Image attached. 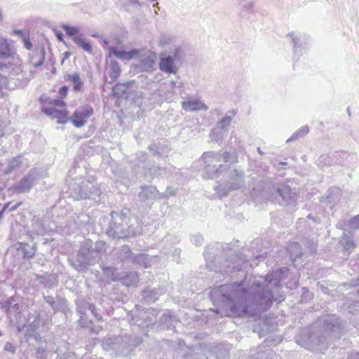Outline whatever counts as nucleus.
I'll list each match as a JSON object with an SVG mask.
<instances>
[{
  "mask_svg": "<svg viewBox=\"0 0 359 359\" xmlns=\"http://www.w3.org/2000/svg\"><path fill=\"white\" fill-rule=\"evenodd\" d=\"M288 268L283 267L265 277L245 276L239 283L221 285L212 290L210 297L213 302L226 304L235 314L255 316L266 311L273 302L285 300L280 281L288 277Z\"/></svg>",
  "mask_w": 359,
  "mask_h": 359,
  "instance_id": "nucleus-1",
  "label": "nucleus"
},
{
  "mask_svg": "<svg viewBox=\"0 0 359 359\" xmlns=\"http://www.w3.org/2000/svg\"><path fill=\"white\" fill-rule=\"evenodd\" d=\"M344 329V323L335 315H327L315 322L310 330L301 331L296 342L309 350H322L327 346L329 338H339Z\"/></svg>",
  "mask_w": 359,
  "mask_h": 359,
  "instance_id": "nucleus-2",
  "label": "nucleus"
},
{
  "mask_svg": "<svg viewBox=\"0 0 359 359\" xmlns=\"http://www.w3.org/2000/svg\"><path fill=\"white\" fill-rule=\"evenodd\" d=\"M223 245L219 243H215L208 245L204 251V257L206 261V266L210 271L222 273L224 274L231 273L233 271H241L243 264L246 262V257L244 255H236L229 259H225L221 263L217 251Z\"/></svg>",
  "mask_w": 359,
  "mask_h": 359,
  "instance_id": "nucleus-3",
  "label": "nucleus"
},
{
  "mask_svg": "<svg viewBox=\"0 0 359 359\" xmlns=\"http://www.w3.org/2000/svg\"><path fill=\"white\" fill-rule=\"evenodd\" d=\"M201 158L205 164V172L210 179L217 178L220 174L226 170L227 167L224 165L219 164L217 165L222 161L230 163L238 162V154L236 150L223 153L205 152Z\"/></svg>",
  "mask_w": 359,
  "mask_h": 359,
  "instance_id": "nucleus-4",
  "label": "nucleus"
},
{
  "mask_svg": "<svg viewBox=\"0 0 359 359\" xmlns=\"http://www.w3.org/2000/svg\"><path fill=\"white\" fill-rule=\"evenodd\" d=\"M111 220L107 230V234L113 238H126L137 234L131 223L132 220L123 212H111Z\"/></svg>",
  "mask_w": 359,
  "mask_h": 359,
  "instance_id": "nucleus-5",
  "label": "nucleus"
},
{
  "mask_svg": "<svg viewBox=\"0 0 359 359\" xmlns=\"http://www.w3.org/2000/svg\"><path fill=\"white\" fill-rule=\"evenodd\" d=\"M71 265L79 272H85L89 266L98 262L93 251V242L90 239L84 241L75 257L68 259Z\"/></svg>",
  "mask_w": 359,
  "mask_h": 359,
  "instance_id": "nucleus-6",
  "label": "nucleus"
},
{
  "mask_svg": "<svg viewBox=\"0 0 359 359\" xmlns=\"http://www.w3.org/2000/svg\"><path fill=\"white\" fill-rule=\"evenodd\" d=\"M39 101L42 112L53 119H57L58 123H64L68 120L65 104L61 100L42 95Z\"/></svg>",
  "mask_w": 359,
  "mask_h": 359,
  "instance_id": "nucleus-7",
  "label": "nucleus"
},
{
  "mask_svg": "<svg viewBox=\"0 0 359 359\" xmlns=\"http://www.w3.org/2000/svg\"><path fill=\"white\" fill-rule=\"evenodd\" d=\"M229 181L215 187V190L220 197L226 196L230 192L245 187V172L243 170L233 169L229 172Z\"/></svg>",
  "mask_w": 359,
  "mask_h": 359,
  "instance_id": "nucleus-8",
  "label": "nucleus"
},
{
  "mask_svg": "<svg viewBox=\"0 0 359 359\" xmlns=\"http://www.w3.org/2000/svg\"><path fill=\"white\" fill-rule=\"evenodd\" d=\"M135 346V344L130 342V337L128 335L107 338L102 342V347L104 350L113 351L116 354L122 355L128 354Z\"/></svg>",
  "mask_w": 359,
  "mask_h": 359,
  "instance_id": "nucleus-9",
  "label": "nucleus"
},
{
  "mask_svg": "<svg viewBox=\"0 0 359 359\" xmlns=\"http://www.w3.org/2000/svg\"><path fill=\"white\" fill-rule=\"evenodd\" d=\"M74 189L76 199L92 198L96 201V197L102 194L99 186L89 180L82 181L80 184H76Z\"/></svg>",
  "mask_w": 359,
  "mask_h": 359,
  "instance_id": "nucleus-10",
  "label": "nucleus"
},
{
  "mask_svg": "<svg viewBox=\"0 0 359 359\" xmlns=\"http://www.w3.org/2000/svg\"><path fill=\"white\" fill-rule=\"evenodd\" d=\"M273 191L275 194L276 200L283 206L294 205L297 200V194L292 191L290 187L287 184H280L277 186L273 185Z\"/></svg>",
  "mask_w": 359,
  "mask_h": 359,
  "instance_id": "nucleus-11",
  "label": "nucleus"
},
{
  "mask_svg": "<svg viewBox=\"0 0 359 359\" xmlns=\"http://www.w3.org/2000/svg\"><path fill=\"white\" fill-rule=\"evenodd\" d=\"M140 306H136L135 309L131 312L130 323L133 325H136L140 327H148L149 325H153L154 320L150 316V312L144 309H140Z\"/></svg>",
  "mask_w": 359,
  "mask_h": 359,
  "instance_id": "nucleus-12",
  "label": "nucleus"
},
{
  "mask_svg": "<svg viewBox=\"0 0 359 359\" xmlns=\"http://www.w3.org/2000/svg\"><path fill=\"white\" fill-rule=\"evenodd\" d=\"M156 54L154 52H149L147 55H141L137 62L135 67L140 72H152L155 69Z\"/></svg>",
  "mask_w": 359,
  "mask_h": 359,
  "instance_id": "nucleus-13",
  "label": "nucleus"
},
{
  "mask_svg": "<svg viewBox=\"0 0 359 359\" xmlns=\"http://www.w3.org/2000/svg\"><path fill=\"white\" fill-rule=\"evenodd\" d=\"M93 109L90 106L78 108L74 113L72 123L76 128L83 126L87 119L93 114Z\"/></svg>",
  "mask_w": 359,
  "mask_h": 359,
  "instance_id": "nucleus-14",
  "label": "nucleus"
},
{
  "mask_svg": "<svg viewBox=\"0 0 359 359\" xmlns=\"http://www.w3.org/2000/svg\"><path fill=\"white\" fill-rule=\"evenodd\" d=\"M175 62L170 55L161 54L158 63L159 69L165 74H176L179 67Z\"/></svg>",
  "mask_w": 359,
  "mask_h": 359,
  "instance_id": "nucleus-15",
  "label": "nucleus"
},
{
  "mask_svg": "<svg viewBox=\"0 0 359 359\" xmlns=\"http://www.w3.org/2000/svg\"><path fill=\"white\" fill-rule=\"evenodd\" d=\"M287 36L291 38L294 55L298 53L302 55V50H305L309 44V37L306 34L294 33H289Z\"/></svg>",
  "mask_w": 359,
  "mask_h": 359,
  "instance_id": "nucleus-16",
  "label": "nucleus"
},
{
  "mask_svg": "<svg viewBox=\"0 0 359 359\" xmlns=\"http://www.w3.org/2000/svg\"><path fill=\"white\" fill-rule=\"evenodd\" d=\"M41 324V320L39 316H36L33 321L28 323L26 325H24L22 327H18V332H21L25 328L26 334V340L29 341L30 338L33 337L36 341H38L39 339L41 338L39 334L38 333V330Z\"/></svg>",
  "mask_w": 359,
  "mask_h": 359,
  "instance_id": "nucleus-17",
  "label": "nucleus"
},
{
  "mask_svg": "<svg viewBox=\"0 0 359 359\" xmlns=\"http://www.w3.org/2000/svg\"><path fill=\"white\" fill-rule=\"evenodd\" d=\"M159 196L160 192L152 185L142 186L138 194V198L141 201L158 200L160 199Z\"/></svg>",
  "mask_w": 359,
  "mask_h": 359,
  "instance_id": "nucleus-18",
  "label": "nucleus"
},
{
  "mask_svg": "<svg viewBox=\"0 0 359 359\" xmlns=\"http://www.w3.org/2000/svg\"><path fill=\"white\" fill-rule=\"evenodd\" d=\"M45 302L52 308L54 313L58 311H65L67 308V300L57 295L53 297L50 295H43Z\"/></svg>",
  "mask_w": 359,
  "mask_h": 359,
  "instance_id": "nucleus-19",
  "label": "nucleus"
},
{
  "mask_svg": "<svg viewBox=\"0 0 359 359\" xmlns=\"http://www.w3.org/2000/svg\"><path fill=\"white\" fill-rule=\"evenodd\" d=\"M341 191L337 187L329 189L325 195L322 196L320 202L327 204L330 208L337 204L341 198Z\"/></svg>",
  "mask_w": 359,
  "mask_h": 359,
  "instance_id": "nucleus-20",
  "label": "nucleus"
},
{
  "mask_svg": "<svg viewBox=\"0 0 359 359\" xmlns=\"http://www.w3.org/2000/svg\"><path fill=\"white\" fill-rule=\"evenodd\" d=\"M46 232L47 229L43 220L37 216H34L32 219V230L28 232L29 236L34 238V236H44Z\"/></svg>",
  "mask_w": 359,
  "mask_h": 359,
  "instance_id": "nucleus-21",
  "label": "nucleus"
},
{
  "mask_svg": "<svg viewBox=\"0 0 359 359\" xmlns=\"http://www.w3.org/2000/svg\"><path fill=\"white\" fill-rule=\"evenodd\" d=\"M182 109L187 111H206L208 107L198 99H189L182 102Z\"/></svg>",
  "mask_w": 359,
  "mask_h": 359,
  "instance_id": "nucleus-22",
  "label": "nucleus"
},
{
  "mask_svg": "<svg viewBox=\"0 0 359 359\" xmlns=\"http://www.w3.org/2000/svg\"><path fill=\"white\" fill-rule=\"evenodd\" d=\"M35 178L33 175L25 176L20 182L15 187L17 192L25 193L29 191L34 184Z\"/></svg>",
  "mask_w": 359,
  "mask_h": 359,
  "instance_id": "nucleus-23",
  "label": "nucleus"
},
{
  "mask_svg": "<svg viewBox=\"0 0 359 359\" xmlns=\"http://www.w3.org/2000/svg\"><path fill=\"white\" fill-rule=\"evenodd\" d=\"M134 253L131 251L130 247L127 245H124L118 250L116 257L123 263H132Z\"/></svg>",
  "mask_w": 359,
  "mask_h": 359,
  "instance_id": "nucleus-24",
  "label": "nucleus"
},
{
  "mask_svg": "<svg viewBox=\"0 0 359 359\" xmlns=\"http://www.w3.org/2000/svg\"><path fill=\"white\" fill-rule=\"evenodd\" d=\"M163 292L161 289H146L142 291V297L147 303H153L158 299V297Z\"/></svg>",
  "mask_w": 359,
  "mask_h": 359,
  "instance_id": "nucleus-25",
  "label": "nucleus"
},
{
  "mask_svg": "<svg viewBox=\"0 0 359 359\" xmlns=\"http://www.w3.org/2000/svg\"><path fill=\"white\" fill-rule=\"evenodd\" d=\"M152 258L145 254H135L131 264L142 266L147 269L151 266Z\"/></svg>",
  "mask_w": 359,
  "mask_h": 359,
  "instance_id": "nucleus-26",
  "label": "nucleus"
},
{
  "mask_svg": "<svg viewBox=\"0 0 359 359\" xmlns=\"http://www.w3.org/2000/svg\"><path fill=\"white\" fill-rule=\"evenodd\" d=\"M15 53L14 50L11 48L8 41L0 36V57L3 58H8Z\"/></svg>",
  "mask_w": 359,
  "mask_h": 359,
  "instance_id": "nucleus-27",
  "label": "nucleus"
},
{
  "mask_svg": "<svg viewBox=\"0 0 359 359\" xmlns=\"http://www.w3.org/2000/svg\"><path fill=\"white\" fill-rule=\"evenodd\" d=\"M235 115L236 111L234 110L229 111L228 114L224 117H223L221 120H219L217 122L215 127L222 130H223V131L228 133L229 128L232 121V118Z\"/></svg>",
  "mask_w": 359,
  "mask_h": 359,
  "instance_id": "nucleus-28",
  "label": "nucleus"
},
{
  "mask_svg": "<svg viewBox=\"0 0 359 359\" xmlns=\"http://www.w3.org/2000/svg\"><path fill=\"white\" fill-rule=\"evenodd\" d=\"M73 41L84 51L91 53L93 51L92 45L88 39L83 38L82 34H79L73 38Z\"/></svg>",
  "mask_w": 359,
  "mask_h": 359,
  "instance_id": "nucleus-29",
  "label": "nucleus"
},
{
  "mask_svg": "<svg viewBox=\"0 0 359 359\" xmlns=\"http://www.w3.org/2000/svg\"><path fill=\"white\" fill-rule=\"evenodd\" d=\"M64 79L66 82L73 85V90H81L83 86V82L81 80L79 74L77 72L65 76Z\"/></svg>",
  "mask_w": 359,
  "mask_h": 359,
  "instance_id": "nucleus-30",
  "label": "nucleus"
},
{
  "mask_svg": "<svg viewBox=\"0 0 359 359\" xmlns=\"http://www.w3.org/2000/svg\"><path fill=\"white\" fill-rule=\"evenodd\" d=\"M138 274L135 272H129L121 278V281L126 286H137L139 283Z\"/></svg>",
  "mask_w": 359,
  "mask_h": 359,
  "instance_id": "nucleus-31",
  "label": "nucleus"
},
{
  "mask_svg": "<svg viewBox=\"0 0 359 359\" xmlns=\"http://www.w3.org/2000/svg\"><path fill=\"white\" fill-rule=\"evenodd\" d=\"M272 184V180L270 178H265L262 177L259 184L253 188V192L255 193L256 191H258L265 194L267 192L266 189H270Z\"/></svg>",
  "mask_w": 359,
  "mask_h": 359,
  "instance_id": "nucleus-32",
  "label": "nucleus"
},
{
  "mask_svg": "<svg viewBox=\"0 0 359 359\" xmlns=\"http://www.w3.org/2000/svg\"><path fill=\"white\" fill-rule=\"evenodd\" d=\"M57 357L55 359H75L74 353L69 351L67 347V344H64L57 348L56 351Z\"/></svg>",
  "mask_w": 359,
  "mask_h": 359,
  "instance_id": "nucleus-33",
  "label": "nucleus"
},
{
  "mask_svg": "<svg viewBox=\"0 0 359 359\" xmlns=\"http://www.w3.org/2000/svg\"><path fill=\"white\" fill-rule=\"evenodd\" d=\"M109 55H114L116 57L121 60L130 59L133 57L131 52H127L123 50H118L113 46L109 47Z\"/></svg>",
  "mask_w": 359,
  "mask_h": 359,
  "instance_id": "nucleus-34",
  "label": "nucleus"
},
{
  "mask_svg": "<svg viewBox=\"0 0 359 359\" xmlns=\"http://www.w3.org/2000/svg\"><path fill=\"white\" fill-rule=\"evenodd\" d=\"M120 73L121 68L118 65V63L114 60H111L109 67L107 72L109 77L113 81H114L118 77Z\"/></svg>",
  "mask_w": 359,
  "mask_h": 359,
  "instance_id": "nucleus-35",
  "label": "nucleus"
},
{
  "mask_svg": "<svg viewBox=\"0 0 359 359\" xmlns=\"http://www.w3.org/2000/svg\"><path fill=\"white\" fill-rule=\"evenodd\" d=\"M287 251L290 254L291 259H294L299 257L302 254L300 245L296 242L290 243L287 248Z\"/></svg>",
  "mask_w": 359,
  "mask_h": 359,
  "instance_id": "nucleus-36",
  "label": "nucleus"
},
{
  "mask_svg": "<svg viewBox=\"0 0 359 359\" xmlns=\"http://www.w3.org/2000/svg\"><path fill=\"white\" fill-rule=\"evenodd\" d=\"M20 245V250L22 251L24 258L29 259L35 255L36 250L34 245H29L23 243H21Z\"/></svg>",
  "mask_w": 359,
  "mask_h": 359,
  "instance_id": "nucleus-37",
  "label": "nucleus"
},
{
  "mask_svg": "<svg viewBox=\"0 0 359 359\" xmlns=\"http://www.w3.org/2000/svg\"><path fill=\"white\" fill-rule=\"evenodd\" d=\"M151 151H152L155 154L158 155L161 157H165L168 156V152L170 150L168 146H161V144H151L149 147Z\"/></svg>",
  "mask_w": 359,
  "mask_h": 359,
  "instance_id": "nucleus-38",
  "label": "nucleus"
},
{
  "mask_svg": "<svg viewBox=\"0 0 359 359\" xmlns=\"http://www.w3.org/2000/svg\"><path fill=\"white\" fill-rule=\"evenodd\" d=\"M309 132V128L308 126H303L299 129L296 130L292 136L286 141V142H290L292 141L297 140L299 138L304 137Z\"/></svg>",
  "mask_w": 359,
  "mask_h": 359,
  "instance_id": "nucleus-39",
  "label": "nucleus"
},
{
  "mask_svg": "<svg viewBox=\"0 0 359 359\" xmlns=\"http://www.w3.org/2000/svg\"><path fill=\"white\" fill-rule=\"evenodd\" d=\"M227 135V133L215 127L210 132V138L212 141H222Z\"/></svg>",
  "mask_w": 359,
  "mask_h": 359,
  "instance_id": "nucleus-40",
  "label": "nucleus"
},
{
  "mask_svg": "<svg viewBox=\"0 0 359 359\" xmlns=\"http://www.w3.org/2000/svg\"><path fill=\"white\" fill-rule=\"evenodd\" d=\"M76 305L77 312L80 316H82L86 315L87 310H90V306H91L92 304L87 302L83 299H77L76 300Z\"/></svg>",
  "mask_w": 359,
  "mask_h": 359,
  "instance_id": "nucleus-41",
  "label": "nucleus"
},
{
  "mask_svg": "<svg viewBox=\"0 0 359 359\" xmlns=\"http://www.w3.org/2000/svg\"><path fill=\"white\" fill-rule=\"evenodd\" d=\"M22 162L20 161V157L16 156L12 158L8 163L7 168L4 171L5 174L8 175L13 172L15 168L20 166Z\"/></svg>",
  "mask_w": 359,
  "mask_h": 359,
  "instance_id": "nucleus-42",
  "label": "nucleus"
},
{
  "mask_svg": "<svg viewBox=\"0 0 359 359\" xmlns=\"http://www.w3.org/2000/svg\"><path fill=\"white\" fill-rule=\"evenodd\" d=\"M62 29L66 32V34L70 37H72V39L78 36L80 32V29L79 27L76 26H72L69 25L67 24H62L61 25Z\"/></svg>",
  "mask_w": 359,
  "mask_h": 359,
  "instance_id": "nucleus-43",
  "label": "nucleus"
},
{
  "mask_svg": "<svg viewBox=\"0 0 359 359\" xmlns=\"http://www.w3.org/2000/svg\"><path fill=\"white\" fill-rule=\"evenodd\" d=\"M341 243L346 251L351 252L355 248L353 240L346 234H344L341 240Z\"/></svg>",
  "mask_w": 359,
  "mask_h": 359,
  "instance_id": "nucleus-44",
  "label": "nucleus"
},
{
  "mask_svg": "<svg viewBox=\"0 0 359 359\" xmlns=\"http://www.w3.org/2000/svg\"><path fill=\"white\" fill-rule=\"evenodd\" d=\"M41 283L45 287L52 288L57 284V280L55 276L52 274H48L44 276H41Z\"/></svg>",
  "mask_w": 359,
  "mask_h": 359,
  "instance_id": "nucleus-45",
  "label": "nucleus"
},
{
  "mask_svg": "<svg viewBox=\"0 0 359 359\" xmlns=\"http://www.w3.org/2000/svg\"><path fill=\"white\" fill-rule=\"evenodd\" d=\"M106 243L104 241H97L93 243V251L96 253V257L99 260L100 255L102 254L106 250Z\"/></svg>",
  "mask_w": 359,
  "mask_h": 359,
  "instance_id": "nucleus-46",
  "label": "nucleus"
},
{
  "mask_svg": "<svg viewBox=\"0 0 359 359\" xmlns=\"http://www.w3.org/2000/svg\"><path fill=\"white\" fill-rule=\"evenodd\" d=\"M177 189L176 188L168 187L163 193H160L159 198H168L170 196H173L176 194Z\"/></svg>",
  "mask_w": 359,
  "mask_h": 359,
  "instance_id": "nucleus-47",
  "label": "nucleus"
},
{
  "mask_svg": "<svg viewBox=\"0 0 359 359\" xmlns=\"http://www.w3.org/2000/svg\"><path fill=\"white\" fill-rule=\"evenodd\" d=\"M22 203H18L13 205H11V203H8L4 205L1 210L0 211V217H1L2 215L4 212L8 210V212H13L18 207L21 205Z\"/></svg>",
  "mask_w": 359,
  "mask_h": 359,
  "instance_id": "nucleus-48",
  "label": "nucleus"
},
{
  "mask_svg": "<svg viewBox=\"0 0 359 359\" xmlns=\"http://www.w3.org/2000/svg\"><path fill=\"white\" fill-rule=\"evenodd\" d=\"M171 55V57L173 58V60L176 61H181L183 57V53L182 50L180 46L176 47L174 50L172 51V53Z\"/></svg>",
  "mask_w": 359,
  "mask_h": 359,
  "instance_id": "nucleus-49",
  "label": "nucleus"
},
{
  "mask_svg": "<svg viewBox=\"0 0 359 359\" xmlns=\"http://www.w3.org/2000/svg\"><path fill=\"white\" fill-rule=\"evenodd\" d=\"M170 87L172 88H186L184 86V83L181 80L180 77H176L175 80H171L170 81Z\"/></svg>",
  "mask_w": 359,
  "mask_h": 359,
  "instance_id": "nucleus-50",
  "label": "nucleus"
},
{
  "mask_svg": "<svg viewBox=\"0 0 359 359\" xmlns=\"http://www.w3.org/2000/svg\"><path fill=\"white\" fill-rule=\"evenodd\" d=\"M302 298H301L302 302H304L311 300L313 297V294L309 292V290L307 287H302Z\"/></svg>",
  "mask_w": 359,
  "mask_h": 359,
  "instance_id": "nucleus-51",
  "label": "nucleus"
},
{
  "mask_svg": "<svg viewBox=\"0 0 359 359\" xmlns=\"http://www.w3.org/2000/svg\"><path fill=\"white\" fill-rule=\"evenodd\" d=\"M348 226L351 229H359V215L353 217L348 221Z\"/></svg>",
  "mask_w": 359,
  "mask_h": 359,
  "instance_id": "nucleus-52",
  "label": "nucleus"
},
{
  "mask_svg": "<svg viewBox=\"0 0 359 359\" xmlns=\"http://www.w3.org/2000/svg\"><path fill=\"white\" fill-rule=\"evenodd\" d=\"M79 322L83 327H89L93 323L92 320L86 318V315L80 316Z\"/></svg>",
  "mask_w": 359,
  "mask_h": 359,
  "instance_id": "nucleus-53",
  "label": "nucleus"
},
{
  "mask_svg": "<svg viewBox=\"0 0 359 359\" xmlns=\"http://www.w3.org/2000/svg\"><path fill=\"white\" fill-rule=\"evenodd\" d=\"M45 55H46V52H45L44 48H41L39 52V56L40 57V60L34 64L35 67H39L43 65L44 61H45Z\"/></svg>",
  "mask_w": 359,
  "mask_h": 359,
  "instance_id": "nucleus-54",
  "label": "nucleus"
},
{
  "mask_svg": "<svg viewBox=\"0 0 359 359\" xmlns=\"http://www.w3.org/2000/svg\"><path fill=\"white\" fill-rule=\"evenodd\" d=\"M92 314L94 316V317L98 320V321H102V315L99 313L98 309L95 307L94 304H92L91 306H90V310Z\"/></svg>",
  "mask_w": 359,
  "mask_h": 359,
  "instance_id": "nucleus-55",
  "label": "nucleus"
},
{
  "mask_svg": "<svg viewBox=\"0 0 359 359\" xmlns=\"http://www.w3.org/2000/svg\"><path fill=\"white\" fill-rule=\"evenodd\" d=\"M305 245L309 249L311 252L313 253L316 252V242L313 239L308 240L305 243Z\"/></svg>",
  "mask_w": 359,
  "mask_h": 359,
  "instance_id": "nucleus-56",
  "label": "nucleus"
},
{
  "mask_svg": "<svg viewBox=\"0 0 359 359\" xmlns=\"http://www.w3.org/2000/svg\"><path fill=\"white\" fill-rule=\"evenodd\" d=\"M133 91H112L111 96L117 97L119 100L120 98L123 97V96L126 97V98L128 97L129 93H132Z\"/></svg>",
  "mask_w": 359,
  "mask_h": 359,
  "instance_id": "nucleus-57",
  "label": "nucleus"
},
{
  "mask_svg": "<svg viewBox=\"0 0 359 359\" xmlns=\"http://www.w3.org/2000/svg\"><path fill=\"white\" fill-rule=\"evenodd\" d=\"M161 168L160 167L154 166L153 168H149V172L153 177H158L161 175Z\"/></svg>",
  "mask_w": 359,
  "mask_h": 359,
  "instance_id": "nucleus-58",
  "label": "nucleus"
},
{
  "mask_svg": "<svg viewBox=\"0 0 359 359\" xmlns=\"http://www.w3.org/2000/svg\"><path fill=\"white\" fill-rule=\"evenodd\" d=\"M4 349V351L11 352L13 354L16 351V347L12 343L8 341L5 344Z\"/></svg>",
  "mask_w": 359,
  "mask_h": 359,
  "instance_id": "nucleus-59",
  "label": "nucleus"
},
{
  "mask_svg": "<svg viewBox=\"0 0 359 359\" xmlns=\"http://www.w3.org/2000/svg\"><path fill=\"white\" fill-rule=\"evenodd\" d=\"M22 39L25 48L27 50H31L32 48V43L29 40V34L24 36V38H22Z\"/></svg>",
  "mask_w": 359,
  "mask_h": 359,
  "instance_id": "nucleus-60",
  "label": "nucleus"
},
{
  "mask_svg": "<svg viewBox=\"0 0 359 359\" xmlns=\"http://www.w3.org/2000/svg\"><path fill=\"white\" fill-rule=\"evenodd\" d=\"M170 41V37L165 34H163L161 36L159 39V44L162 46L167 45Z\"/></svg>",
  "mask_w": 359,
  "mask_h": 359,
  "instance_id": "nucleus-61",
  "label": "nucleus"
},
{
  "mask_svg": "<svg viewBox=\"0 0 359 359\" xmlns=\"http://www.w3.org/2000/svg\"><path fill=\"white\" fill-rule=\"evenodd\" d=\"M192 241L196 245H201L203 243V238L201 235H196L193 237Z\"/></svg>",
  "mask_w": 359,
  "mask_h": 359,
  "instance_id": "nucleus-62",
  "label": "nucleus"
},
{
  "mask_svg": "<svg viewBox=\"0 0 359 359\" xmlns=\"http://www.w3.org/2000/svg\"><path fill=\"white\" fill-rule=\"evenodd\" d=\"M13 34H15V35L19 36L21 39H22V38H24V36H25L27 34H29V32H25L23 30H21V29H14L13 31Z\"/></svg>",
  "mask_w": 359,
  "mask_h": 359,
  "instance_id": "nucleus-63",
  "label": "nucleus"
},
{
  "mask_svg": "<svg viewBox=\"0 0 359 359\" xmlns=\"http://www.w3.org/2000/svg\"><path fill=\"white\" fill-rule=\"evenodd\" d=\"M103 272L107 276H112L114 274V269L111 266H102Z\"/></svg>",
  "mask_w": 359,
  "mask_h": 359,
  "instance_id": "nucleus-64",
  "label": "nucleus"
}]
</instances>
